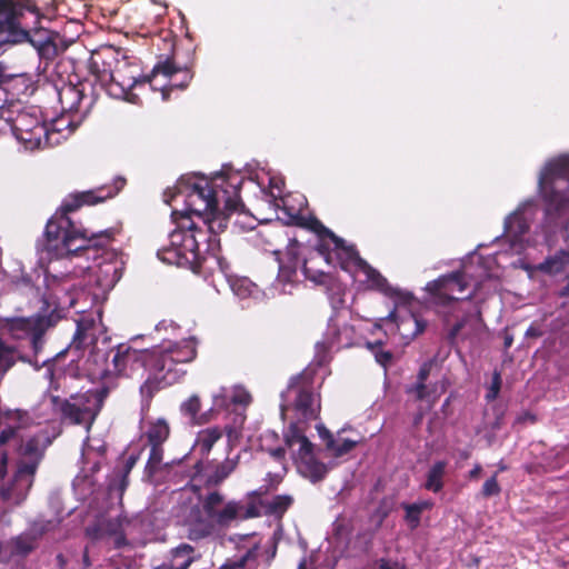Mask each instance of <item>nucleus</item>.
I'll use <instances>...</instances> for the list:
<instances>
[{"label": "nucleus", "instance_id": "f257e3e1", "mask_svg": "<svg viewBox=\"0 0 569 569\" xmlns=\"http://www.w3.org/2000/svg\"><path fill=\"white\" fill-rule=\"evenodd\" d=\"M111 362L101 366L92 373L101 379L108 377L132 378L148 372L140 386L141 396L151 400L161 389L179 381L183 371L178 366L192 361L197 356L193 339L162 343L152 349H137L129 343H119L111 348Z\"/></svg>", "mask_w": 569, "mask_h": 569}, {"label": "nucleus", "instance_id": "f03ea898", "mask_svg": "<svg viewBox=\"0 0 569 569\" xmlns=\"http://www.w3.org/2000/svg\"><path fill=\"white\" fill-rule=\"evenodd\" d=\"M123 184L124 180L120 179L113 186L70 193L46 224V251L60 259L107 247L113 240L112 229L89 233L87 229L77 227L69 214L83 206H94L113 198Z\"/></svg>", "mask_w": 569, "mask_h": 569}, {"label": "nucleus", "instance_id": "7ed1b4c3", "mask_svg": "<svg viewBox=\"0 0 569 569\" xmlns=\"http://www.w3.org/2000/svg\"><path fill=\"white\" fill-rule=\"evenodd\" d=\"M242 183L243 177L239 173L220 172L211 179L181 178L173 196L186 193L188 210L216 237L227 229L230 214L242 210Z\"/></svg>", "mask_w": 569, "mask_h": 569}, {"label": "nucleus", "instance_id": "20e7f679", "mask_svg": "<svg viewBox=\"0 0 569 569\" xmlns=\"http://www.w3.org/2000/svg\"><path fill=\"white\" fill-rule=\"evenodd\" d=\"M51 302L48 298L42 299L40 311L30 317H12L6 319V329L13 339L28 338L30 341L31 355L21 353L16 347L6 343L0 339V375L7 373L17 361L40 368L50 359L39 361L46 345V333L54 328L61 319L57 307L50 309Z\"/></svg>", "mask_w": 569, "mask_h": 569}, {"label": "nucleus", "instance_id": "39448f33", "mask_svg": "<svg viewBox=\"0 0 569 569\" xmlns=\"http://www.w3.org/2000/svg\"><path fill=\"white\" fill-rule=\"evenodd\" d=\"M89 70L107 93L117 99L127 98L140 78L139 66L112 46L92 52Z\"/></svg>", "mask_w": 569, "mask_h": 569}, {"label": "nucleus", "instance_id": "423d86ee", "mask_svg": "<svg viewBox=\"0 0 569 569\" xmlns=\"http://www.w3.org/2000/svg\"><path fill=\"white\" fill-rule=\"evenodd\" d=\"M468 283L461 271H455L427 283L426 290L430 295V301L437 307L448 309L443 311V321L448 326L451 319L455 323L448 331L447 340L455 345L456 339L469 319V312L462 310L461 303L470 295L460 297L466 291Z\"/></svg>", "mask_w": 569, "mask_h": 569}, {"label": "nucleus", "instance_id": "0eeeda50", "mask_svg": "<svg viewBox=\"0 0 569 569\" xmlns=\"http://www.w3.org/2000/svg\"><path fill=\"white\" fill-rule=\"evenodd\" d=\"M569 156L562 154L549 160L540 171L538 179L539 194L545 204V216L548 222L569 214Z\"/></svg>", "mask_w": 569, "mask_h": 569}, {"label": "nucleus", "instance_id": "6e6552de", "mask_svg": "<svg viewBox=\"0 0 569 569\" xmlns=\"http://www.w3.org/2000/svg\"><path fill=\"white\" fill-rule=\"evenodd\" d=\"M193 470L194 473L191 477L190 489L198 496L204 515L214 525L220 528H229L236 521H244L259 517L256 505L250 503L249 506H243L242 500L234 499L224 502V496L218 490L209 491L202 497L200 495L201 486L196 485L194 481L203 470V462L201 460L197 461L193 466Z\"/></svg>", "mask_w": 569, "mask_h": 569}, {"label": "nucleus", "instance_id": "1a4fd4ad", "mask_svg": "<svg viewBox=\"0 0 569 569\" xmlns=\"http://www.w3.org/2000/svg\"><path fill=\"white\" fill-rule=\"evenodd\" d=\"M108 395L109 388L103 386L98 389L71 395L69 398L51 396L50 401L53 411L60 415L63 422L82 426L87 431H90L102 410Z\"/></svg>", "mask_w": 569, "mask_h": 569}, {"label": "nucleus", "instance_id": "9d476101", "mask_svg": "<svg viewBox=\"0 0 569 569\" xmlns=\"http://www.w3.org/2000/svg\"><path fill=\"white\" fill-rule=\"evenodd\" d=\"M315 379L316 368L308 366L290 378L287 390L282 395L303 421L317 420L320 415V395L316 391Z\"/></svg>", "mask_w": 569, "mask_h": 569}, {"label": "nucleus", "instance_id": "9b49d317", "mask_svg": "<svg viewBox=\"0 0 569 569\" xmlns=\"http://www.w3.org/2000/svg\"><path fill=\"white\" fill-rule=\"evenodd\" d=\"M169 240V246L157 251L161 261L192 270L200 266V243L204 241L198 237V233L171 232Z\"/></svg>", "mask_w": 569, "mask_h": 569}, {"label": "nucleus", "instance_id": "f8f14e48", "mask_svg": "<svg viewBox=\"0 0 569 569\" xmlns=\"http://www.w3.org/2000/svg\"><path fill=\"white\" fill-rule=\"evenodd\" d=\"M330 243H319L317 247V256L329 266L339 264L341 269L347 270L349 263H355L360 268V261L363 260L355 246H348L346 241L332 231H326Z\"/></svg>", "mask_w": 569, "mask_h": 569}, {"label": "nucleus", "instance_id": "ddd939ff", "mask_svg": "<svg viewBox=\"0 0 569 569\" xmlns=\"http://www.w3.org/2000/svg\"><path fill=\"white\" fill-rule=\"evenodd\" d=\"M100 321L90 316H82L77 320V330L72 341L67 349L58 352L53 359L62 358L67 350L81 351L88 347L94 346L98 341L100 330Z\"/></svg>", "mask_w": 569, "mask_h": 569}, {"label": "nucleus", "instance_id": "4468645a", "mask_svg": "<svg viewBox=\"0 0 569 569\" xmlns=\"http://www.w3.org/2000/svg\"><path fill=\"white\" fill-rule=\"evenodd\" d=\"M360 270L366 274L367 281L370 282L372 289H376L387 297L395 299L398 303H411L412 293L392 287L388 280L366 260L360 261Z\"/></svg>", "mask_w": 569, "mask_h": 569}, {"label": "nucleus", "instance_id": "2eb2a0df", "mask_svg": "<svg viewBox=\"0 0 569 569\" xmlns=\"http://www.w3.org/2000/svg\"><path fill=\"white\" fill-rule=\"evenodd\" d=\"M181 72L182 73V80L180 82H171V88H179L184 89L188 87L189 82L191 81L193 74L191 70L187 67L181 68L176 64L173 58L167 57L164 60H160L158 63L154 64L153 69L151 70V73L148 76H144L142 78V82H151L153 78H156L158 74H162L167 78H171L173 74Z\"/></svg>", "mask_w": 569, "mask_h": 569}, {"label": "nucleus", "instance_id": "dca6fc26", "mask_svg": "<svg viewBox=\"0 0 569 569\" xmlns=\"http://www.w3.org/2000/svg\"><path fill=\"white\" fill-rule=\"evenodd\" d=\"M202 402L198 395H191L180 405V412L193 426H202L214 419V408L201 411Z\"/></svg>", "mask_w": 569, "mask_h": 569}, {"label": "nucleus", "instance_id": "f3484780", "mask_svg": "<svg viewBox=\"0 0 569 569\" xmlns=\"http://www.w3.org/2000/svg\"><path fill=\"white\" fill-rule=\"evenodd\" d=\"M44 526H33L29 531L14 537L11 542V553L13 556L27 557L38 546V540L44 535Z\"/></svg>", "mask_w": 569, "mask_h": 569}, {"label": "nucleus", "instance_id": "a211bd4d", "mask_svg": "<svg viewBox=\"0 0 569 569\" xmlns=\"http://www.w3.org/2000/svg\"><path fill=\"white\" fill-rule=\"evenodd\" d=\"M31 487L32 480H21L13 475L12 479L0 487V498L3 502L19 506L26 500Z\"/></svg>", "mask_w": 569, "mask_h": 569}, {"label": "nucleus", "instance_id": "6ab92c4d", "mask_svg": "<svg viewBox=\"0 0 569 569\" xmlns=\"http://www.w3.org/2000/svg\"><path fill=\"white\" fill-rule=\"evenodd\" d=\"M339 328L336 323H329L323 340L318 341L315 346V365H310L313 368H319L327 365L330 361L331 349L340 342Z\"/></svg>", "mask_w": 569, "mask_h": 569}, {"label": "nucleus", "instance_id": "aec40b11", "mask_svg": "<svg viewBox=\"0 0 569 569\" xmlns=\"http://www.w3.org/2000/svg\"><path fill=\"white\" fill-rule=\"evenodd\" d=\"M84 84L66 83L58 89V100L62 112H78L84 98Z\"/></svg>", "mask_w": 569, "mask_h": 569}, {"label": "nucleus", "instance_id": "412c9836", "mask_svg": "<svg viewBox=\"0 0 569 569\" xmlns=\"http://www.w3.org/2000/svg\"><path fill=\"white\" fill-rule=\"evenodd\" d=\"M239 463V456L236 458H227L222 462L216 465L213 471L207 476L203 487L207 489L219 487L227 480L231 473L237 469Z\"/></svg>", "mask_w": 569, "mask_h": 569}, {"label": "nucleus", "instance_id": "4be33fe9", "mask_svg": "<svg viewBox=\"0 0 569 569\" xmlns=\"http://www.w3.org/2000/svg\"><path fill=\"white\" fill-rule=\"evenodd\" d=\"M200 555L196 552V549L189 543H180L176 548L170 550L169 563L174 569H189L190 566L200 559Z\"/></svg>", "mask_w": 569, "mask_h": 569}, {"label": "nucleus", "instance_id": "5701e85b", "mask_svg": "<svg viewBox=\"0 0 569 569\" xmlns=\"http://www.w3.org/2000/svg\"><path fill=\"white\" fill-rule=\"evenodd\" d=\"M191 214H193L192 212H190L188 209L186 212H182V211H173L172 212V218L177 224V228L172 231V232H192V233H198V237H201V239L203 241H211V237L213 234H211L209 231H208V228L206 227V230H203L201 227L197 226L192 220H191Z\"/></svg>", "mask_w": 569, "mask_h": 569}, {"label": "nucleus", "instance_id": "b1692460", "mask_svg": "<svg viewBox=\"0 0 569 569\" xmlns=\"http://www.w3.org/2000/svg\"><path fill=\"white\" fill-rule=\"evenodd\" d=\"M319 259H322V257L317 256V250L312 252L310 257L305 258L302 272L306 279L315 282L316 284L328 286L332 280V276L313 266L316 260Z\"/></svg>", "mask_w": 569, "mask_h": 569}, {"label": "nucleus", "instance_id": "393cba45", "mask_svg": "<svg viewBox=\"0 0 569 569\" xmlns=\"http://www.w3.org/2000/svg\"><path fill=\"white\" fill-rule=\"evenodd\" d=\"M19 6L16 0H0V37L17 26Z\"/></svg>", "mask_w": 569, "mask_h": 569}, {"label": "nucleus", "instance_id": "a878e982", "mask_svg": "<svg viewBox=\"0 0 569 569\" xmlns=\"http://www.w3.org/2000/svg\"><path fill=\"white\" fill-rule=\"evenodd\" d=\"M170 436V426L163 418L149 422L144 432L147 445H164Z\"/></svg>", "mask_w": 569, "mask_h": 569}, {"label": "nucleus", "instance_id": "bb28decb", "mask_svg": "<svg viewBox=\"0 0 569 569\" xmlns=\"http://www.w3.org/2000/svg\"><path fill=\"white\" fill-rule=\"evenodd\" d=\"M298 469L305 477L309 478L312 482H318L322 480L328 472L327 466L323 462L318 461L315 457L299 461Z\"/></svg>", "mask_w": 569, "mask_h": 569}, {"label": "nucleus", "instance_id": "cd10ccee", "mask_svg": "<svg viewBox=\"0 0 569 569\" xmlns=\"http://www.w3.org/2000/svg\"><path fill=\"white\" fill-rule=\"evenodd\" d=\"M139 458H140V453H136V455L132 453L127 458L123 468L117 475L118 479L110 481V483H109L110 491H113L117 489L120 492V495L123 493V491L127 489V487L129 485V473L131 472L132 468L138 462Z\"/></svg>", "mask_w": 569, "mask_h": 569}, {"label": "nucleus", "instance_id": "c85d7f7f", "mask_svg": "<svg viewBox=\"0 0 569 569\" xmlns=\"http://www.w3.org/2000/svg\"><path fill=\"white\" fill-rule=\"evenodd\" d=\"M293 498L290 495H277L270 501L263 503L264 515L281 519L292 506Z\"/></svg>", "mask_w": 569, "mask_h": 569}, {"label": "nucleus", "instance_id": "c756f323", "mask_svg": "<svg viewBox=\"0 0 569 569\" xmlns=\"http://www.w3.org/2000/svg\"><path fill=\"white\" fill-rule=\"evenodd\" d=\"M222 437V430L219 427H210L201 430L197 437V446L201 456H208L214 443Z\"/></svg>", "mask_w": 569, "mask_h": 569}, {"label": "nucleus", "instance_id": "7c9ffc66", "mask_svg": "<svg viewBox=\"0 0 569 569\" xmlns=\"http://www.w3.org/2000/svg\"><path fill=\"white\" fill-rule=\"evenodd\" d=\"M447 462L443 460L436 461L427 473L425 488L432 492H439L443 488V476L446 473Z\"/></svg>", "mask_w": 569, "mask_h": 569}, {"label": "nucleus", "instance_id": "2f4dec72", "mask_svg": "<svg viewBox=\"0 0 569 569\" xmlns=\"http://www.w3.org/2000/svg\"><path fill=\"white\" fill-rule=\"evenodd\" d=\"M401 506L406 511L405 520L409 525L410 529L415 530L420 525L422 512L430 509L432 505L428 501H421L418 503H402Z\"/></svg>", "mask_w": 569, "mask_h": 569}, {"label": "nucleus", "instance_id": "473e14b6", "mask_svg": "<svg viewBox=\"0 0 569 569\" xmlns=\"http://www.w3.org/2000/svg\"><path fill=\"white\" fill-rule=\"evenodd\" d=\"M148 446L150 447V453L146 465V472L149 476H153L160 470V465L163 460V445Z\"/></svg>", "mask_w": 569, "mask_h": 569}, {"label": "nucleus", "instance_id": "72a5a7b5", "mask_svg": "<svg viewBox=\"0 0 569 569\" xmlns=\"http://www.w3.org/2000/svg\"><path fill=\"white\" fill-rule=\"evenodd\" d=\"M38 53L42 59L53 60L60 51L52 36H48L43 41L37 44Z\"/></svg>", "mask_w": 569, "mask_h": 569}, {"label": "nucleus", "instance_id": "f704fd0d", "mask_svg": "<svg viewBox=\"0 0 569 569\" xmlns=\"http://www.w3.org/2000/svg\"><path fill=\"white\" fill-rule=\"evenodd\" d=\"M254 560L256 552L253 549H250L236 560H227L219 569H256V567L248 568V563L250 561L254 562Z\"/></svg>", "mask_w": 569, "mask_h": 569}, {"label": "nucleus", "instance_id": "c9c22d12", "mask_svg": "<svg viewBox=\"0 0 569 569\" xmlns=\"http://www.w3.org/2000/svg\"><path fill=\"white\" fill-rule=\"evenodd\" d=\"M298 264L283 262L279 259L278 279L284 283H292L297 276Z\"/></svg>", "mask_w": 569, "mask_h": 569}, {"label": "nucleus", "instance_id": "e433bc0d", "mask_svg": "<svg viewBox=\"0 0 569 569\" xmlns=\"http://www.w3.org/2000/svg\"><path fill=\"white\" fill-rule=\"evenodd\" d=\"M40 440L38 437H31L27 440L24 445H20L19 452L26 457H36V459L40 460L42 457V452L40 451Z\"/></svg>", "mask_w": 569, "mask_h": 569}, {"label": "nucleus", "instance_id": "4c0bfd02", "mask_svg": "<svg viewBox=\"0 0 569 569\" xmlns=\"http://www.w3.org/2000/svg\"><path fill=\"white\" fill-rule=\"evenodd\" d=\"M381 341H377L375 343L368 342V347L375 353L376 361L387 368L391 363L393 356L391 351L381 350Z\"/></svg>", "mask_w": 569, "mask_h": 569}, {"label": "nucleus", "instance_id": "58836bf2", "mask_svg": "<svg viewBox=\"0 0 569 569\" xmlns=\"http://www.w3.org/2000/svg\"><path fill=\"white\" fill-rule=\"evenodd\" d=\"M39 461L40 460L36 459L34 461H30V462H20L17 471L14 472V476L20 478L21 480H32L33 481V477L37 472Z\"/></svg>", "mask_w": 569, "mask_h": 569}, {"label": "nucleus", "instance_id": "ea45409f", "mask_svg": "<svg viewBox=\"0 0 569 569\" xmlns=\"http://www.w3.org/2000/svg\"><path fill=\"white\" fill-rule=\"evenodd\" d=\"M497 477L498 472L485 481L480 491L482 498H490L500 495L501 487L498 483Z\"/></svg>", "mask_w": 569, "mask_h": 569}, {"label": "nucleus", "instance_id": "a19ab883", "mask_svg": "<svg viewBox=\"0 0 569 569\" xmlns=\"http://www.w3.org/2000/svg\"><path fill=\"white\" fill-rule=\"evenodd\" d=\"M231 402V396L227 395V390L222 388L218 393L212 396V407L214 416L219 410L227 409Z\"/></svg>", "mask_w": 569, "mask_h": 569}, {"label": "nucleus", "instance_id": "79ce46f5", "mask_svg": "<svg viewBox=\"0 0 569 569\" xmlns=\"http://www.w3.org/2000/svg\"><path fill=\"white\" fill-rule=\"evenodd\" d=\"M299 449L297 451V463L302 460L310 459L313 456V445L307 438H300V442H298Z\"/></svg>", "mask_w": 569, "mask_h": 569}, {"label": "nucleus", "instance_id": "37998d69", "mask_svg": "<svg viewBox=\"0 0 569 569\" xmlns=\"http://www.w3.org/2000/svg\"><path fill=\"white\" fill-rule=\"evenodd\" d=\"M358 441L350 439H342L341 441L335 442V448H331L330 451L333 452L335 457H342L350 452L356 446Z\"/></svg>", "mask_w": 569, "mask_h": 569}, {"label": "nucleus", "instance_id": "c03bdc74", "mask_svg": "<svg viewBox=\"0 0 569 569\" xmlns=\"http://www.w3.org/2000/svg\"><path fill=\"white\" fill-rule=\"evenodd\" d=\"M301 244L296 240H290L286 249V258L288 263L299 264Z\"/></svg>", "mask_w": 569, "mask_h": 569}, {"label": "nucleus", "instance_id": "a18cd8bd", "mask_svg": "<svg viewBox=\"0 0 569 569\" xmlns=\"http://www.w3.org/2000/svg\"><path fill=\"white\" fill-rule=\"evenodd\" d=\"M306 436L301 432L296 423H291L289 426L288 433H286L284 442L289 448H293L295 445L300 442V438H305Z\"/></svg>", "mask_w": 569, "mask_h": 569}, {"label": "nucleus", "instance_id": "49530a36", "mask_svg": "<svg viewBox=\"0 0 569 569\" xmlns=\"http://www.w3.org/2000/svg\"><path fill=\"white\" fill-rule=\"evenodd\" d=\"M264 492H267V489L263 490L262 488L249 491L246 495L247 502H243V506H249L250 503L256 505L257 510L259 512V517L261 516V508L264 503L260 498Z\"/></svg>", "mask_w": 569, "mask_h": 569}, {"label": "nucleus", "instance_id": "de8ad7c7", "mask_svg": "<svg viewBox=\"0 0 569 569\" xmlns=\"http://www.w3.org/2000/svg\"><path fill=\"white\" fill-rule=\"evenodd\" d=\"M20 426H7L0 431V448L19 437Z\"/></svg>", "mask_w": 569, "mask_h": 569}, {"label": "nucleus", "instance_id": "09e8293b", "mask_svg": "<svg viewBox=\"0 0 569 569\" xmlns=\"http://www.w3.org/2000/svg\"><path fill=\"white\" fill-rule=\"evenodd\" d=\"M500 388H501V375L499 371H495L492 373V380H491V385H490V388L486 395V399L488 401H492L495 400L498 395H499V391H500Z\"/></svg>", "mask_w": 569, "mask_h": 569}, {"label": "nucleus", "instance_id": "8fccbe9b", "mask_svg": "<svg viewBox=\"0 0 569 569\" xmlns=\"http://www.w3.org/2000/svg\"><path fill=\"white\" fill-rule=\"evenodd\" d=\"M407 393H413L416 399L422 401L430 395L426 383L416 382L415 385L407 388Z\"/></svg>", "mask_w": 569, "mask_h": 569}, {"label": "nucleus", "instance_id": "3c124183", "mask_svg": "<svg viewBox=\"0 0 569 569\" xmlns=\"http://www.w3.org/2000/svg\"><path fill=\"white\" fill-rule=\"evenodd\" d=\"M212 533V527L207 523H202L200 526H193L189 530V537L191 539H202Z\"/></svg>", "mask_w": 569, "mask_h": 569}, {"label": "nucleus", "instance_id": "603ef678", "mask_svg": "<svg viewBox=\"0 0 569 569\" xmlns=\"http://www.w3.org/2000/svg\"><path fill=\"white\" fill-rule=\"evenodd\" d=\"M310 229L317 232L320 237V243H327L326 239H328V233L326 231H331L326 226L322 224L318 219H312L310 222Z\"/></svg>", "mask_w": 569, "mask_h": 569}, {"label": "nucleus", "instance_id": "864d4df0", "mask_svg": "<svg viewBox=\"0 0 569 569\" xmlns=\"http://www.w3.org/2000/svg\"><path fill=\"white\" fill-rule=\"evenodd\" d=\"M431 368H432V361H425L419 368V371L417 375V382L426 383V381L428 380V378L430 376Z\"/></svg>", "mask_w": 569, "mask_h": 569}, {"label": "nucleus", "instance_id": "5fc2aeb1", "mask_svg": "<svg viewBox=\"0 0 569 569\" xmlns=\"http://www.w3.org/2000/svg\"><path fill=\"white\" fill-rule=\"evenodd\" d=\"M318 432L320 438L326 442V447L328 450H331V448H335L336 439L333 435L326 429L323 426L318 427Z\"/></svg>", "mask_w": 569, "mask_h": 569}, {"label": "nucleus", "instance_id": "6e6d98bb", "mask_svg": "<svg viewBox=\"0 0 569 569\" xmlns=\"http://www.w3.org/2000/svg\"><path fill=\"white\" fill-rule=\"evenodd\" d=\"M561 263L556 259H548L543 263L540 264V270L549 273L558 272L560 270Z\"/></svg>", "mask_w": 569, "mask_h": 569}, {"label": "nucleus", "instance_id": "4d7b16f0", "mask_svg": "<svg viewBox=\"0 0 569 569\" xmlns=\"http://www.w3.org/2000/svg\"><path fill=\"white\" fill-rule=\"evenodd\" d=\"M251 401V396L246 391L234 392L231 396V402L234 405H243L247 406Z\"/></svg>", "mask_w": 569, "mask_h": 569}, {"label": "nucleus", "instance_id": "13d9d810", "mask_svg": "<svg viewBox=\"0 0 569 569\" xmlns=\"http://www.w3.org/2000/svg\"><path fill=\"white\" fill-rule=\"evenodd\" d=\"M9 455L4 450L0 453V480H3L8 473Z\"/></svg>", "mask_w": 569, "mask_h": 569}, {"label": "nucleus", "instance_id": "bf43d9fd", "mask_svg": "<svg viewBox=\"0 0 569 569\" xmlns=\"http://www.w3.org/2000/svg\"><path fill=\"white\" fill-rule=\"evenodd\" d=\"M412 323L415 325V330L412 332V337H416L425 331L426 322L421 319H418L413 315H412Z\"/></svg>", "mask_w": 569, "mask_h": 569}, {"label": "nucleus", "instance_id": "052dcab7", "mask_svg": "<svg viewBox=\"0 0 569 569\" xmlns=\"http://www.w3.org/2000/svg\"><path fill=\"white\" fill-rule=\"evenodd\" d=\"M541 336H542V331L537 326H533V325H531L526 331L527 338H539Z\"/></svg>", "mask_w": 569, "mask_h": 569}, {"label": "nucleus", "instance_id": "680f3d73", "mask_svg": "<svg viewBox=\"0 0 569 569\" xmlns=\"http://www.w3.org/2000/svg\"><path fill=\"white\" fill-rule=\"evenodd\" d=\"M482 472V467L479 463H476L475 467L469 471L468 478L470 480H477L479 479L480 475Z\"/></svg>", "mask_w": 569, "mask_h": 569}, {"label": "nucleus", "instance_id": "e2e57ef3", "mask_svg": "<svg viewBox=\"0 0 569 569\" xmlns=\"http://www.w3.org/2000/svg\"><path fill=\"white\" fill-rule=\"evenodd\" d=\"M107 355L106 353H100L99 351H93L91 355H90V358H89V361L92 360L96 365L98 363V361L100 360L101 362H107Z\"/></svg>", "mask_w": 569, "mask_h": 569}, {"label": "nucleus", "instance_id": "0e129e2a", "mask_svg": "<svg viewBox=\"0 0 569 569\" xmlns=\"http://www.w3.org/2000/svg\"><path fill=\"white\" fill-rule=\"evenodd\" d=\"M271 456L277 459V460H281L284 458L286 456V449L283 447H278L273 450L270 451Z\"/></svg>", "mask_w": 569, "mask_h": 569}, {"label": "nucleus", "instance_id": "69168bd1", "mask_svg": "<svg viewBox=\"0 0 569 569\" xmlns=\"http://www.w3.org/2000/svg\"><path fill=\"white\" fill-rule=\"evenodd\" d=\"M82 562L86 568H89L91 566V561L89 558L88 549L86 548L82 555Z\"/></svg>", "mask_w": 569, "mask_h": 569}, {"label": "nucleus", "instance_id": "338daca9", "mask_svg": "<svg viewBox=\"0 0 569 569\" xmlns=\"http://www.w3.org/2000/svg\"><path fill=\"white\" fill-rule=\"evenodd\" d=\"M379 569H393L392 566L390 565V562L385 559V558H381L379 561Z\"/></svg>", "mask_w": 569, "mask_h": 569}, {"label": "nucleus", "instance_id": "774afa93", "mask_svg": "<svg viewBox=\"0 0 569 569\" xmlns=\"http://www.w3.org/2000/svg\"><path fill=\"white\" fill-rule=\"evenodd\" d=\"M57 563L60 568H63L67 565V559L62 553H58L56 557Z\"/></svg>", "mask_w": 569, "mask_h": 569}]
</instances>
